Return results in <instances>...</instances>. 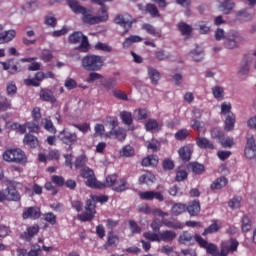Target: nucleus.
Returning <instances> with one entry per match:
<instances>
[{
	"label": "nucleus",
	"instance_id": "1",
	"mask_svg": "<svg viewBox=\"0 0 256 256\" xmlns=\"http://www.w3.org/2000/svg\"><path fill=\"white\" fill-rule=\"evenodd\" d=\"M107 201H109V196H92L91 199L86 201L85 211L78 215L79 221H93V219H95V213H97V203H107Z\"/></svg>",
	"mask_w": 256,
	"mask_h": 256
},
{
	"label": "nucleus",
	"instance_id": "2",
	"mask_svg": "<svg viewBox=\"0 0 256 256\" xmlns=\"http://www.w3.org/2000/svg\"><path fill=\"white\" fill-rule=\"evenodd\" d=\"M2 159L6 163H15L16 165H26L27 155L21 148H9L2 154Z\"/></svg>",
	"mask_w": 256,
	"mask_h": 256
},
{
	"label": "nucleus",
	"instance_id": "3",
	"mask_svg": "<svg viewBox=\"0 0 256 256\" xmlns=\"http://www.w3.org/2000/svg\"><path fill=\"white\" fill-rule=\"evenodd\" d=\"M102 184L103 189H105V187H112V191H115L116 193H123V191L129 189V182H127V179L121 178L118 180L117 174L106 176L105 182Z\"/></svg>",
	"mask_w": 256,
	"mask_h": 256
},
{
	"label": "nucleus",
	"instance_id": "4",
	"mask_svg": "<svg viewBox=\"0 0 256 256\" xmlns=\"http://www.w3.org/2000/svg\"><path fill=\"white\" fill-rule=\"evenodd\" d=\"M143 237L152 242L161 243V241H164V243H171L177 238V233L173 230H164L158 234L148 231L143 234Z\"/></svg>",
	"mask_w": 256,
	"mask_h": 256
},
{
	"label": "nucleus",
	"instance_id": "5",
	"mask_svg": "<svg viewBox=\"0 0 256 256\" xmlns=\"http://www.w3.org/2000/svg\"><path fill=\"white\" fill-rule=\"evenodd\" d=\"M81 65L85 71H101L103 69V58L99 55L88 54L81 60Z\"/></svg>",
	"mask_w": 256,
	"mask_h": 256
},
{
	"label": "nucleus",
	"instance_id": "6",
	"mask_svg": "<svg viewBox=\"0 0 256 256\" xmlns=\"http://www.w3.org/2000/svg\"><path fill=\"white\" fill-rule=\"evenodd\" d=\"M68 41L72 45H77V43H80V45L78 46V50L82 53H87V51H89V38L83 35V32H73L68 37Z\"/></svg>",
	"mask_w": 256,
	"mask_h": 256
},
{
	"label": "nucleus",
	"instance_id": "7",
	"mask_svg": "<svg viewBox=\"0 0 256 256\" xmlns=\"http://www.w3.org/2000/svg\"><path fill=\"white\" fill-rule=\"evenodd\" d=\"M239 249V240L236 238H230L226 241H222L220 244V252L216 256H228L229 254L237 253Z\"/></svg>",
	"mask_w": 256,
	"mask_h": 256
},
{
	"label": "nucleus",
	"instance_id": "8",
	"mask_svg": "<svg viewBox=\"0 0 256 256\" xmlns=\"http://www.w3.org/2000/svg\"><path fill=\"white\" fill-rule=\"evenodd\" d=\"M81 177L86 180V186L91 189H103V184L97 181L95 172L91 168H83L80 172Z\"/></svg>",
	"mask_w": 256,
	"mask_h": 256
},
{
	"label": "nucleus",
	"instance_id": "9",
	"mask_svg": "<svg viewBox=\"0 0 256 256\" xmlns=\"http://www.w3.org/2000/svg\"><path fill=\"white\" fill-rule=\"evenodd\" d=\"M58 139L64 144L68 145L69 149H73V145L79 141V136L77 133L71 132L69 129L64 128L58 134Z\"/></svg>",
	"mask_w": 256,
	"mask_h": 256
},
{
	"label": "nucleus",
	"instance_id": "10",
	"mask_svg": "<svg viewBox=\"0 0 256 256\" xmlns=\"http://www.w3.org/2000/svg\"><path fill=\"white\" fill-rule=\"evenodd\" d=\"M114 23H116V25H120V27H123V35L129 33V30L131 27H133V21H131V15L129 14H118L114 19Z\"/></svg>",
	"mask_w": 256,
	"mask_h": 256
},
{
	"label": "nucleus",
	"instance_id": "11",
	"mask_svg": "<svg viewBox=\"0 0 256 256\" xmlns=\"http://www.w3.org/2000/svg\"><path fill=\"white\" fill-rule=\"evenodd\" d=\"M2 66L4 71H8L10 75H17V73H21L23 71L21 63H19L15 58L2 62Z\"/></svg>",
	"mask_w": 256,
	"mask_h": 256
},
{
	"label": "nucleus",
	"instance_id": "12",
	"mask_svg": "<svg viewBox=\"0 0 256 256\" xmlns=\"http://www.w3.org/2000/svg\"><path fill=\"white\" fill-rule=\"evenodd\" d=\"M138 195L142 201H153L154 199L159 201V203H163V201H165V196L159 191H144L139 192Z\"/></svg>",
	"mask_w": 256,
	"mask_h": 256
},
{
	"label": "nucleus",
	"instance_id": "13",
	"mask_svg": "<svg viewBox=\"0 0 256 256\" xmlns=\"http://www.w3.org/2000/svg\"><path fill=\"white\" fill-rule=\"evenodd\" d=\"M39 224H34L32 226H28L24 232L20 234V239L23 241H26V243H31L33 241V238L36 235H39Z\"/></svg>",
	"mask_w": 256,
	"mask_h": 256
},
{
	"label": "nucleus",
	"instance_id": "14",
	"mask_svg": "<svg viewBox=\"0 0 256 256\" xmlns=\"http://www.w3.org/2000/svg\"><path fill=\"white\" fill-rule=\"evenodd\" d=\"M80 15H82L81 19L84 25H99V20L97 16L93 15V10L84 8Z\"/></svg>",
	"mask_w": 256,
	"mask_h": 256
},
{
	"label": "nucleus",
	"instance_id": "15",
	"mask_svg": "<svg viewBox=\"0 0 256 256\" xmlns=\"http://www.w3.org/2000/svg\"><path fill=\"white\" fill-rule=\"evenodd\" d=\"M244 155L246 159H256V145L254 136L247 138Z\"/></svg>",
	"mask_w": 256,
	"mask_h": 256
},
{
	"label": "nucleus",
	"instance_id": "16",
	"mask_svg": "<svg viewBox=\"0 0 256 256\" xmlns=\"http://www.w3.org/2000/svg\"><path fill=\"white\" fill-rule=\"evenodd\" d=\"M39 97L41 101H45L46 103H57V98H55L53 90L49 88H41Z\"/></svg>",
	"mask_w": 256,
	"mask_h": 256
},
{
	"label": "nucleus",
	"instance_id": "17",
	"mask_svg": "<svg viewBox=\"0 0 256 256\" xmlns=\"http://www.w3.org/2000/svg\"><path fill=\"white\" fill-rule=\"evenodd\" d=\"M186 211H188L191 217H197L201 213V202L199 199L190 201L186 206Z\"/></svg>",
	"mask_w": 256,
	"mask_h": 256
},
{
	"label": "nucleus",
	"instance_id": "18",
	"mask_svg": "<svg viewBox=\"0 0 256 256\" xmlns=\"http://www.w3.org/2000/svg\"><path fill=\"white\" fill-rule=\"evenodd\" d=\"M6 193V201H21V194L17 190V188L13 185L8 186L5 189Z\"/></svg>",
	"mask_w": 256,
	"mask_h": 256
},
{
	"label": "nucleus",
	"instance_id": "19",
	"mask_svg": "<svg viewBox=\"0 0 256 256\" xmlns=\"http://www.w3.org/2000/svg\"><path fill=\"white\" fill-rule=\"evenodd\" d=\"M239 39V32H230L225 38L224 46L226 49H235L237 47V40Z\"/></svg>",
	"mask_w": 256,
	"mask_h": 256
},
{
	"label": "nucleus",
	"instance_id": "20",
	"mask_svg": "<svg viewBox=\"0 0 256 256\" xmlns=\"http://www.w3.org/2000/svg\"><path fill=\"white\" fill-rule=\"evenodd\" d=\"M156 179L157 178L155 177V174H153V172L146 171L138 178V181L140 185H153Z\"/></svg>",
	"mask_w": 256,
	"mask_h": 256
},
{
	"label": "nucleus",
	"instance_id": "21",
	"mask_svg": "<svg viewBox=\"0 0 256 256\" xmlns=\"http://www.w3.org/2000/svg\"><path fill=\"white\" fill-rule=\"evenodd\" d=\"M23 143L30 149H37V147H39V139L37 138V136H34L31 133L25 134L23 138Z\"/></svg>",
	"mask_w": 256,
	"mask_h": 256
},
{
	"label": "nucleus",
	"instance_id": "22",
	"mask_svg": "<svg viewBox=\"0 0 256 256\" xmlns=\"http://www.w3.org/2000/svg\"><path fill=\"white\" fill-rule=\"evenodd\" d=\"M17 37V32L13 29L6 30L0 33V45H5V43H11L13 39Z\"/></svg>",
	"mask_w": 256,
	"mask_h": 256
},
{
	"label": "nucleus",
	"instance_id": "23",
	"mask_svg": "<svg viewBox=\"0 0 256 256\" xmlns=\"http://www.w3.org/2000/svg\"><path fill=\"white\" fill-rule=\"evenodd\" d=\"M178 155L184 163H187V162L191 161V155H193V150L191 149V146H189V145L182 146L178 150Z\"/></svg>",
	"mask_w": 256,
	"mask_h": 256
},
{
	"label": "nucleus",
	"instance_id": "24",
	"mask_svg": "<svg viewBox=\"0 0 256 256\" xmlns=\"http://www.w3.org/2000/svg\"><path fill=\"white\" fill-rule=\"evenodd\" d=\"M23 219H39L41 217V210L37 207H29L22 214Z\"/></svg>",
	"mask_w": 256,
	"mask_h": 256
},
{
	"label": "nucleus",
	"instance_id": "25",
	"mask_svg": "<svg viewBox=\"0 0 256 256\" xmlns=\"http://www.w3.org/2000/svg\"><path fill=\"white\" fill-rule=\"evenodd\" d=\"M196 145L200 149H209L210 151H213V149H215V145L213 144V142L205 137L196 138Z\"/></svg>",
	"mask_w": 256,
	"mask_h": 256
},
{
	"label": "nucleus",
	"instance_id": "26",
	"mask_svg": "<svg viewBox=\"0 0 256 256\" xmlns=\"http://www.w3.org/2000/svg\"><path fill=\"white\" fill-rule=\"evenodd\" d=\"M195 241V236L189 233L188 231H184L179 235L178 242L180 245H191Z\"/></svg>",
	"mask_w": 256,
	"mask_h": 256
},
{
	"label": "nucleus",
	"instance_id": "27",
	"mask_svg": "<svg viewBox=\"0 0 256 256\" xmlns=\"http://www.w3.org/2000/svg\"><path fill=\"white\" fill-rule=\"evenodd\" d=\"M148 77L152 85H159V81L161 80V73H159L157 69L148 67Z\"/></svg>",
	"mask_w": 256,
	"mask_h": 256
},
{
	"label": "nucleus",
	"instance_id": "28",
	"mask_svg": "<svg viewBox=\"0 0 256 256\" xmlns=\"http://www.w3.org/2000/svg\"><path fill=\"white\" fill-rule=\"evenodd\" d=\"M219 9L224 15H229L235 9V3L231 2V0H223L219 5Z\"/></svg>",
	"mask_w": 256,
	"mask_h": 256
},
{
	"label": "nucleus",
	"instance_id": "29",
	"mask_svg": "<svg viewBox=\"0 0 256 256\" xmlns=\"http://www.w3.org/2000/svg\"><path fill=\"white\" fill-rule=\"evenodd\" d=\"M235 122H236L235 114L233 113L227 114L224 122L225 123L224 130L233 131V129H235Z\"/></svg>",
	"mask_w": 256,
	"mask_h": 256
},
{
	"label": "nucleus",
	"instance_id": "30",
	"mask_svg": "<svg viewBox=\"0 0 256 256\" xmlns=\"http://www.w3.org/2000/svg\"><path fill=\"white\" fill-rule=\"evenodd\" d=\"M146 148L152 153H157V151H161V142L155 138H152L150 141L146 142Z\"/></svg>",
	"mask_w": 256,
	"mask_h": 256
},
{
	"label": "nucleus",
	"instance_id": "31",
	"mask_svg": "<svg viewBox=\"0 0 256 256\" xmlns=\"http://www.w3.org/2000/svg\"><path fill=\"white\" fill-rule=\"evenodd\" d=\"M164 227H168V229H183L185 227V224L181 223V221L177 219H165Z\"/></svg>",
	"mask_w": 256,
	"mask_h": 256
},
{
	"label": "nucleus",
	"instance_id": "32",
	"mask_svg": "<svg viewBox=\"0 0 256 256\" xmlns=\"http://www.w3.org/2000/svg\"><path fill=\"white\" fill-rule=\"evenodd\" d=\"M159 160L154 155H149L142 159V167H157Z\"/></svg>",
	"mask_w": 256,
	"mask_h": 256
},
{
	"label": "nucleus",
	"instance_id": "33",
	"mask_svg": "<svg viewBox=\"0 0 256 256\" xmlns=\"http://www.w3.org/2000/svg\"><path fill=\"white\" fill-rule=\"evenodd\" d=\"M188 169H191L192 173L195 175H202V173H205V165L199 162L189 163Z\"/></svg>",
	"mask_w": 256,
	"mask_h": 256
},
{
	"label": "nucleus",
	"instance_id": "34",
	"mask_svg": "<svg viewBox=\"0 0 256 256\" xmlns=\"http://www.w3.org/2000/svg\"><path fill=\"white\" fill-rule=\"evenodd\" d=\"M219 229H221V226L217 223V220H212V224L204 229L202 235L203 237H207V235L217 233Z\"/></svg>",
	"mask_w": 256,
	"mask_h": 256
},
{
	"label": "nucleus",
	"instance_id": "35",
	"mask_svg": "<svg viewBox=\"0 0 256 256\" xmlns=\"http://www.w3.org/2000/svg\"><path fill=\"white\" fill-rule=\"evenodd\" d=\"M105 245L107 247H117V245H119V236L115 235L113 230L108 232L107 242Z\"/></svg>",
	"mask_w": 256,
	"mask_h": 256
},
{
	"label": "nucleus",
	"instance_id": "36",
	"mask_svg": "<svg viewBox=\"0 0 256 256\" xmlns=\"http://www.w3.org/2000/svg\"><path fill=\"white\" fill-rule=\"evenodd\" d=\"M144 13H149V15L153 18L161 17V14L159 13V9H157V6L155 4H146L144 8Z\"/></svg>",
	"mask_w": 256,
	"mask_h": 256
},
{
	"label": "nucleus",
	"instance_id": "37",
	"mask_svg": "<svg viewBox=\"0 0 256 256\" xmlns=\"http://www.w3.org/2000/svg\"><path fill=\"white\" fill-rule=\"evenodd\" d=\"M172 215H175L176 217L179 215H182V213H185L187 211V204L184 203H175L172 206Z\"/></svg>",
	"mask_w": 256,
	"mask_h": 256
},
{
	"label": "nucleus",
	"instance_id": "38",
	"mask_svg": "<svg viewBox=\"0 0 256 256\" xmlns=\"http://www.w3.org/2000/svg\"><path fill=\"white\" fill-rule=\"evenodd\" d=\"M67 5L70 7V9L73 11V13H76V15L81 14V12L85 8V7L81 6L79 4V1H77V0H67Z\"/></svg>",
	"mask_w": 256,
	"mask_h": 256
},
{
	"label": "nucleus",
	"instance_id": "39",
	"mask_svg": "<svg viewBox=\"0 0 256 256\" xmlns=\"http://www.w3.org/2000/svg\"><path fill=\"white\" fill-rule=\"evenodd\" d=\"M109 135L112 137H115V139H118V141L123 142L125 139H127V134L125 133V130L119 128V129H112L109 132Z\"/></svg>",
	"mask_w": 256,
	"mask_h": 256
},
{
	"label": "nucleus",
	"instance_id": "40",
	"mask_svg": "<svg viewBox=\"0 0 256 256\" xmlns=\"http://www.w3.org/2000/svg\"><path fill=\"white\" fill-rule=\"evenodd\" d=\"M145 129L151 133L159 131V122L156 119H148L145 123Z\"/></svg>",
	"mask_w": 256,
	"mask_h": 256
},
{
	"label": "nucleus",
	"instance_id": "41",
	"mask_svg": "<svg viewBox=\"0 0 256 256\" xmlns=\"http://www.w3.org/2000/svg\"><path fill=\"white\" fill-rule=\"evenodd\" d=\"M120 157H135V148L131 145L124 146L120 152Z\"/></svg>",
	"mask_w": 256,
	"mask_h": 256
},
{
	"label": "nucleus",
	"instance_id": "42",
	"mask_svg": "<svg viewBox=\"0 0 256 256\" xmlns=\"http://www.w3.org/2000/svg\"><path fill=\"white\" fill-rule=\"evenodd\" d=\"M163 225H165V220H161L159 218H155L151 224H150V227L152 229V233H161V227H163Z\"/></svg>",
	"mask_w": 256,
	"mask_h": 256
},
{
	"label": "nucleus",
	"instance_id": "43",
	"mask_svg": "<svg viewBox=\"0 0 256 256\" xmlns=\"http://www.w3.org/2000/svg\"><path fill=\"white\" fill-rule=\"evenodd\" d=\"M98 23H104L109 19V13L107 12V6L105 4L101 5L100 11L98 12Z\"/></svg>",
	"mask_w": 256,
	"mask_h": 256
},
{
	"label": "nucleus",
	"instance_id": "44",
	"mask_svg": "<svg viewBox=\"0 0 256 256\" xmlns=\"http://www.w3.org/2000/svg\"><path fill=\"white\" fill-rule=\"evenodd\" d=\"M120 118L124 125H133V114L129 111H122L120 113Z\"/></svg>",
	"mask_w": 256,
	"mask_h": 256
},
{
	"label": "nucleus",
	"instance_id": "45",
	"mask_svg": "<svg viewBox=\"0 0 256 256\" xmlns=\"http://www.w3.org/2000/svg\"><path fill=\"white\" fill-rule=\"evenodd\" d=\"M177 27H178V31H180L182 35H191L193 31V28L191 27V25L185 22L178 23Z\"/></svg>",
	"mask_w": 256,
	"mask_h": 256
},
{
	"label": "nucleus",
	"instance_id": "46",
	"mask_svg": "<svg viewBox=\"0 0 256 256\" xmlns=\"http://www.w3.org/2000/svg\"><path fill=\"white\" fill-rule=\"evenodd\" d=\"M142 29H144V31H146L149 35H152L153 37H161V31H158L151 24H143Z\"/></svg>",
	"mask_w": 256,
	"mask_h": 256
},
{
	"label": "nucleus",
	"instance_id": "47",
	"mask_svg": "<svg viewBox=\"0 0 256 256\" xmlns=\"http://www.w3.org/2000/svg\"><path fill=\"white\" fill-rule=\"evenodd\" d=\"M225 185H227V180L225 177H220L217 178L210 186V189H212L213 191L215 189H223V187H225Z\"/></svg>",
	"mask_w": 256,
	"mask_h": 256
},
{
	"label": "nucleus",
	"instance_id": "48",
	"mask_svg": "<svg viewBox=\"0 0 256 256\" xmlns=\"http://www.w3.org/2000/svg\"><path fill=\"white\" fill-rule=\"evenodd\" d=\"M42 125L48 133H57V129L55 128V125H53V121L49 120L48 118L42 119Z\"/></svg>",
	"mask_w": 256,
	"mask_h": 256
},
{
	"label": "nucleus",
	"instance_id": "49",
	"mask_svg": "<svg viewBox=\"0 0 256 256\" xmlns=\"http://www.w3.org/2000/svg\"><path fill=\"white\" fill-rule=\"evenodd\" d=\"M134 115L138 121H143L149 117V111L145 108H138L134 111Z\"/></svg>",
	"mask_w": 256,
	"mask_h": 256
},
{
	"label": "nucleus",
	"instance_id": "50",
	"mask_svg": "<svg viewBox=\"0 0 256 256\" xmlns=\"http://www.w3.org/2000/svg\"><path fill=\"white\" fill-rule=\"evenodd\" d=\"M219 143L221 144V146L224 148V149H231V147H233V145H235V140L233 139V137L231 136H228L225 138L222 137V139L219 141Z\"/></svg>",
	"mask_w": 256,
	"mask_h": 256
},
{
	"label": "nucleus",
	"instance_id": "51",
	"mask_svg": "<svg viewBox=\"0 0 256 256\" xmlns=\"http://www.w3.org/2000/svg\"><path fill=\"white\" fill-rule=\"evenodd\" d=\"M102 85L104 88H106L107 91H111V89L117 87V78H108L102 82Z\"/></svg>",
	"mask_w": 256,
	"mask_h": 256
},
{
	"label": "nucleus",
	"instance_id": "52",
	"mask_svg": "<svg viewBox=\"0 0 256 256\" xmlns=\"http://www.w3.org/2000/svg\"><path fill=\"white\" fill-rule=\"evenodd\" d=\"M6 94L8 95V97H15V95H17V85L15 84V81L7 83Z\"/></svg>",
	"mask_w": 256,
	"mask_h": 256
},
{
	"label": "nucleus",
	"instance_id": "53",
	"mask_svg": "<svg viewBox=\"0 0 256 256\" xmlns=\"http://www.w3.org/2000/svg\"><path fill=\"white\" fill-rule=\"evenodd\" d=\"M212 93L215 99L221 100L225 97V90L221 86H214L212 88Z\"/></svg>",
	"mask_w": 256,
	"mask_h": 256
},
{
	"label": "nucleus",
	"instance_id": "54",
	"mask_svg": "<svg viewBox=\"0 0 256 256\" xmlns=\"http://www.w3.org/2000/svg\"><path fill=\"white\" fill-rule=\"evenodd\" d=\"M96 51H103L104 53H112L113 52V47H111L109 44L103 43V42H98L95 45Z\"/></svg>",
	"mask_w": 256,
	"mask_h": 256
},
{
	"label": "nucleus",
	"instance_id": "55",
	"mask_svg": "<svg viewBox=\"0 0 256 256\" xmlns=\"http://www.w3.org/2000/svg\"><path fill=\"white\" fill-rule=\"evenodd\" d=\"M40 59L44 61V63H49L53 60V52L49 49H44L40 54Z\"/></svg>",
	"mask_w": 256,
	"mask_h": 256
},
{
	"label": "nucleus",
	"instance_id": "56",
	"mask_svg": "<svg viewBox=\"0 0 256 256\" xmlns=\"http://www.w3.org/2000/svg\"><path fill=\"white\" fill-rule=\"evenodd\" d=\"M210 135L212 139H218L219 142L221 141V139H223V137H225V133H223V131L219 128H212L210 131Z\"/></svg>",
	"mask_w": 256,
	"mask_h": 256
},
{
	"label": "nucleus",
	"instance_id": "57",
	"mask_svg": "<svg viewBox=\"0 0 256 256\" xmlns=\"http://www.w3.org/2000/svg\"><path fill=\"white\" fill-rule=\"evenodd\" d=\"M241 229L243 233L251 231V219H249V216H243Z\"/></svg>",
	"mask_w": 256,
	"mask_h": 256
},
{
	"label": "nucleus",
	"instance_id": "58",
	"mask_svg": "<svg viewBox=\"0 0 256 256\" xmlns=\"http://www.w3.org/2000/svg\"><path fill=\"white\" fill-rule=\"evenodd\" d=\"M74 165L76 169H81V167H85V165H87V156H78L74 162Z\"/></svg>",
	"mask_w": 256,
	"mask_h": 256
},
{
	"label": "nucleus",
	"instance_id": "59",
	"mask_svg": "<svg viewBox=\"0 0 256 256\" xmlns=\"http://www.w3.org/2000/svg\"><path fill=\"white\" fill-rule=\"evenodd\" d=\"M44 23L45 25H48V27H52L53 29H55V27H57V18H55L53 14H48L45 17Z\"/></svg>",
	"mask_w": 256,
	"mask_h": 256
},
{
	"label": "nucleus",
	"instance_id": "60",
	"mask_svg": "<svg viewBox=\"0 0 256 256\" xmlns=\"http://www.w3.org/2000/svg\"><path fill=\"white\" fill-rule=\"evenodd\" d=\"M44 221H46V223H49L50 225H56L57 224V216L54 215L53 212L45 213Z\"/></svg>",
	"mask_w": 256,
	"mask_h": 256
},
{
	"label": "nucleus",
	"instance_id": "61",
	"mask_svg": "<svg viewBox=\"0 0 256 256\" xmlns=\"http://www.w3.org/2000/svg\"><path fill=\"white\" fill-rule=\"evenodd\" d=\"M129 227H130V231H131V233H133V235H137V234L141 233V226L139 224H137V222L135 220L129 221Z\"/></svg>",
	"mask_w": 256,
	"mask_h": 256
},
{
	"label": "nucleus",
	"instance_id": "62",
	"mask_svg": "<svg viewBox=\"0 0 256 256\" xmlns=\"http://www.w3.org/2000/svg\"><path fill=\"white\" fill-rule=\"evenodd\" d=\"M51 181L52 183H54V185H56L57 187H63V185H65V178L63 176H59V175H53L51 177Z\"/></svg>",
	"mask_w": 256,
	"mask_h": 256
},
{
	"label": "nucleus",
	"instance_id": "63",
	"mask_svg": "<svg viewBox=\"0 0 256 256\" xmlns=\"http://www.w3.org/2000/svg\"><path fill=\"white\" fill-rule=\"evenodd\" d=\"M11 108V100H9L7 97H2V101L0 102V111H7V109Z\"/></svg>",
	"mask_w": 256,
	"mask_h": 256
},
{
	"label": "nucleus",
	"instance_id": "64",
	"mask_svg": "<svg viewBox=\"0 0 256 256\" xmlns=\"http://www.w3.org/2000/svg\"><path fill=\"white\" fill-rule=\"evenodd\" d=\"M187 177H189V174L185 170H178L176 172L175 181H177L178 183H181V181H185Z\"/></svg>",
	"mask_w": 256,
	"mask_h": 256
}]
</instances>
